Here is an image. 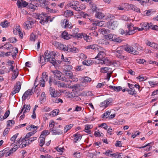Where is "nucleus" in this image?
I'll return each instance as SVG.
<instances>
[{"label":"nucleus","instance_id":"nucleus-1","mask_svg":"<svg viewBox=\"0 0 158 158\" xmlns=\"http://www.w3.org/2000/svg\"><path fill=\"white\" fill-rule=\"evenodd\" d=\"M72 69V66L71 65H65L63 68V76H65L66 77H68L69 81L71 82L73 81V73L70 70Z\"/></svg>","mask_w":158,"mask_h":158},{"label":"nucleus","instance_id":"nucleus-2","mask_svg":"<svg viewBox=\"0 0 158 158\" xmlns=\"http://www.w3.org/2000/svg\"><path fill=\"white\" fill-rule=\"evenodd\" d=\"M139 44L137 43H134L131 45H127L125 47L124 50L129 53L137 55L139 52L136 50H138Z\"/></svg>","mask_w":158,"mask_h":158},{"label":"nucleus","instance_id":"nucleus-3","mask_svg":"<svg viewBox=\"0 0 158 158\" xmlns=\"http://www.w3.org/2000/svg\"><path fill=\"white\" fill-rule=\"evenodd\" d=\"M44 56L46 59L47 62H49L53 65H55L56 64L55 59V55L50 52L46 51L44 53Z\"/></svg>","mask_w":158,"mask_h":158},{"label":"nucleus","instance_id":"nucleus-4","mask_svg":"<svg viewBox=\"0 0 158 158\" xmlns=\"http://www.w3.org/2000/svg\"><path fill=\"white\" fill-rule=\"evenodd\" d=\"M50 18V16H48L47 14L43 13L37 15V19L40 20V23L43 25L47 24Z\"/></svg>","mask_w":158,"mask_h":158},{"label":"nucleus","instance_id":"nucleus-5","mask_svg":"<svg viewBox=\"0 0 158 158\" xmlns=\"http://www.w3.org/2000/svg\"><path fill=\"white\" fill-rule=\"evenodd\" d=\"M52 73L54 74L56 78L58 80L68 82H69L68 77H66L65 76H63L62 73L58 70H54L52 71Z\"/></svg>","mask_w":158,"mask_h":158},{"label":"nucleus","instance_id":"nucleus-6","mask_svg":"<svg viewBox=\"0 0 158 158\" xmlns=\"http://www.w3.org/2000/svg\"><path fill=\"white\" fill-rule=\"evenodd\" d=\"M98 51L99 52L97 56L95 57V59L98 58L99 61H100L101 60H102V59L105 56L106 50L103 48L100 47V49H99L98 51Z\"/></svg>","mask_w":158,"mask_h":158},{"label":"nucleus","instance_id":"nucleus-7","mask_svg":"<svg viewBox=\"0 0 158 158\" xmlns=\"http://www.w3.org/2000/svg\"><path fill=\"white\" fill-rule=\"evenodd\" d=\"M35 90L33 88L31 89H28L23 94L22 97V101H24L26 99L28 98H29V97L32 95V93L35 92Z\"/></svg>","mask_w":158,"mask_h":158},{"label":"nucleus","instance_id":"nucleus-8","mask_svg":"<svg viewBox=\"0 0 158 158\" xmlns=\"http://www.w3.org/2000/svg\"><path fill=\"white\" fill-rule=\"evenodd\" d=\"M112 99L111 98H109L101 103L99 106L101 107L105 108L108 106L112 102Z\"/></svg>","mask_w":158,"mask_h":158},{"label":"nucleus","instance_id":"nucleus-9","mask_svg":"<svg viewBox=\"0 0 158 158\" xmlns=\"http://www.w3.org/2000/svg\"><path fill=\"white\" fill-rule=\"evenodd\" d=\"M50 94L52 97L56 98L60 95V93L57 90L52 87H50L49 89Z\"/></svg>","mask_w":158,"mask_h":158},{"label":"nucleus","instance_id":"nucleus-10","mask_svg":"<svg viewBox=\"0 0 158 158\" xmlns=\"http://www.w3.org/2000/svg\"><path fill=\"white\" fill-rule=\"evenodd\" d=\"M64 128L60 125H59L58 127H55V130H52L53 135H60L63 133V131Z\"/></svg>","mask_w":158,"mask_h":158},{"label":"nucleus","instance_id":"nucleus-11","mask_svg":"<svg viewBox=\"0 0 158 158\" xmlns=\"http://www.w3.org/2000/svg\"><path fill=\"white\" fill-rule=\"evenodd\" d=\"M79 4V2L76 1H72L69 3L67 6L68 7H71L72 9L76 11L77 9V5Z\"/></svg>","mask_w":158,"mask_h":158},{"label":"nucleus","instance_id":"nucleus-12","mask_svg":"<svg viewBox=\"0 0 158 158\" xmlns=\"http://www.w3.org/2000/svg\"><path fill=\"white\" fill-rule=\"evenodd\" d=\"M123 51L120 48H118L115 52L116 56L121 59H123L125 56L123 55Z\"/></svg>","mask_w":158,"mask_h":158},{"label":"nucleus","instance_id":"nucleus-13","mask_svg":"<svg viewBox=\"0 0 158 158\" xmlns=\"http://www.w3.org/2000/svg\"><path fill=\"white\" fill-rule=\"evenodd\" d=\"M30 106L29 105L24 104L22 107L20 112L17 116H19L22 113V112L24 111L23 114H25L26 113L29 112L30 109Z\"/></svg>","mask_w":158,"mask_h":158},{"label":"nucleus","instance_id":"nucleus-14","mask_svg":"<svg viewBox=\"0 0 158 158\" xmlns=\"http://www.w3.org/2000/svg\"><path fill=\"white\" fill-rule=\"evenodd\" d=\"M100 47H98L97 44H92L86 46L85 48L86 49H91L94 50L95 51H98L99 49H100Z\"/></svg>","mask_w":158,"mask_h":158},{"label":"nucleus","instance_id":"nucleus-15","mask_svg":"<svg viewBox=\"0 0 158 158\" xmlns=\"http://www.w3.org/2000/svg\"><path fill=\"white\" fill-rule=\"evenodd\" d=\"M57 48L65 52L67 51L73 52V51L71 50L70 48L69 49L67 46L63 44H61V43H60V45H59Z\"/></svg>","mask_w":158,"mask_h":158},{"label":"nucleus","instance_id":"nucleus-16","mask_svg":"<svg viewBox=\"0 0 158 158\" xmlns=\"http://www.w3.org/2000/svg\"><path fill=\"white\" fill-rule=\"evenodd\" d=\"M33 23V21L28 20L24 23L23 26L26 29H30L32 27Z\"/></svg>","mask_w":158,"mask_h":158},{"label":"nucleus","instance_id":"nucleus-17","mask_svg":"<svg viewBox=\"0 0 158 158\" xmlns=\"http://www.w3.org/2000/svg\"><path fill=\"white\" fill-rule=\"evenodd\" d=\"M28 2H27L26 1H23L22 2V6L25 7L27 6L28 3H31V2H39L41 3L42 1V0H26Z\"/></svg>","mask_w":158,"mask_h":158},{"label":"nucleus","instance_id":"nucleus-18","mask_svg":"<svg viewBox=\"0 0 158 158\" xmlns=\"http://www.w3.org/2000/svg\"><path fill=\"white\" fill-rule=\"evenodd\" d=\"M98 63V64H104L106 65H110L111 63V61L107 58H105L104 60H101L100 61H99Z\"/></svg>","mask_w":158,"mask_h":158},{"label":"nucleus","instance_id":"nucleus-19","mask_svg":"<svg viewBox=\"0 0 158 158\" xmlns=\"http://www.w3.org/2000/svg\"><path fill=\"white\" fill-rule=\"evenodd\" d=\"M12 50L10 52H12L10 53V55H11L13 58H15L16 57V56L17 53L18 52V49L17 48H13L11 49Z\"/></svg>","mask_w":158,"mask_h":158},{"label":"nucleus","instance_id":"nucleus-20","mask_svg":"<svg viewBox=\"0 0 158 158\" xmlns=\"http://www.w3.org/2000/svg\"><path fill=\"white\" fill-rule=\"evenodd\" d=\"M129 6L130 8L136 12H139V13H141L140 9L137 7L135 5L132 4H129Z\"/></svg>","mask_w":158,"mask_h":158},{"label":"nucleus","instance_id":"nucleus-21","mask_svg":"<svg viewBox=\"0 0 158 158\" xmlns=\"http://www.w3.org/2000/svg\"><path fill=\"white\" fill-rule=\"evenodd\" d=\"M73 137H74L73 139V141L74 143L77 142L78 141L80 140L82 138L81 135L77 133L74 134Z\"/></svg>","mask_w":158,"mask_h":158},{"label":"nucleus","instance_id":"nucleus-22","mask_svg":"<svg viewBox=\"0 0 158 158\" xmlns=\"http://www.w3.org/2000/svg\"><path fill=\"white\" fill-rule=\"evenodd\" d=\"M29 144V141H27V140H23V139L22 143L20 145H18L17 146L19 147V148H23L26 147Z\"/></svg>","mask_w":158,"mask_h":158},{"label":"nucleus","instance_id":"nucleus-23","mask_svg":"<svg viewBox=\"0 0 158 158\" xmlns=\"http://www.w3.org/2000/svg\"><path fill=\"white\" fill-rule=\"evenodd\" d=\"M118 24L116 21H114L113 22H110L109 23L108 26L110 27V28L113 29H115L117 27Z\"/></svg>","mask_w":158,"mask_h":158},{"label":"nucleus","instance_id":"nucleus-24","mask_svg":"<svg viewBox=\"0 0 158 158\" xmlns=\"http://www.w3.org/2000/svg\"><path fill=\"white\" fill-rule=\"evenodd\" d=\"M116 35L113 34H111L108 35H105V38L106 39H108L114 41V40Z\"/></svg>","mask_w":158,"mask_h":158},{"label":"nucleus","instance_id":"nucleus-25","mask_svg":"<svg viewBox=\"0 0 158 158\" xmlns=\"http://www.w3.org/2000/svg\"><path fill=\"white\" fill-rule=\"evenodd\" d=\"M95 17L99 19H102L105 17L104 14L100 11H96L95 15Z\"/></svg>","mask_w":158,"mask_h":158},{"label":"nucleus","instance_id":"nucleus-26","mask_svg":"<svg viewBox=\"0 0 158 158\" xmlns=\"http://www.w3.org/2000/svg\"><path fill=\"white\" fill-rule=\"evenodd\" d=\"M3 154V156L5 157H7L9 156L11 154H12L11 152H10V150H9V149L8 148H6L4 149L2 151Z\"/></svg>","mask_w":158,"mask_h":158},{"label":"nucleus","instance_id":"nucleus-27","mask_svg":"<svg viewBox=\"0 0 158 158\" xmlns=\"http://www.w3.org/2000/svg\"><path fill=\"white\" fill-rule=\"evenodd\" d=\"M73 15V12L72 11L67 10L64 13V15L66 17H69Z\"/></svg>","mask_w":158,"mask_h":158},{"label":"nucleus","instance_id":"nucleus-28","mask_svg":"<svg viewBox=\"0 0 158 158\" xmlns=\"http://www.w3.org/2000/svg\"><path fill=\"white\" fill-rule=\"evenodd\" d=\"M55 123L53 120H51L49 123V128L50 131L52 132V130H55Z\"/></svg>","mask_w":158,"mask_h":158},{"label":"nucleus","instance_id":"nucleus-29","mask_svg":"<svg viewBox=\"0 0 158 158\" xmlns=\"http://www.w3.org/2000/svg\"><path fill=\"white\" fill-rule=\"evenodd\" d=\"M45 138V137H43L41 136H40L39 139V145L40 146L42 147L44 144Z\"/></svg>","mask_w":158,"mask_h":158},{"label":"nucleus","instance_id":"nucleus-30","mask_svg":"<svg viewBox=\"0 0 158 158\" xmlns=\"http://www.w3.org/2000/svg\"><path fill=\"white\" fill-rule=\"evenodd\" d=\"M89 4L92 10L95 11L96 12V11H98V7H97L96 4H94L93 2L92 1L91 3H89Z\"/></svg>","mask_w":158,"mask_h":158},{"label":"nucleus","instance_id":"nucleus-31","mask_svg":"<svg viewBox=\"0 0 158 158\" xmlns=\"http://www.w3.org/2000/svg\"><path fill=\"white\" fill-rule=\"evenodd\" d=\"M61 61L66 62L68 64H69L70 63L69 58L66 57H64L63 54L61 55Z\"/></svg>","mask_w":158,"mask_h":158},{"label":"nucleus","instance_id":"nucleus-32","mask_svg":"<svg viewBox=\"0 0 158 158\" xmlns=\"http://www.w3.org/2000/svg\"><path fill=\"white\" fill-rule=\"evenodd\" d=\"M71 36H72L69 35L68 32L65 31L62 34V38L64 39L68 40L70 38Z\"/></svg>","mask_w":158,"mask_h":158},{"label":"nucleus","instance_id":"nucleus-33","mask_svg":"<svg viewBox=\"0 0 158 158\" xmlns=\"http://www.w3.org/2000/svg\"><path fill=\"white\" fill-rule=\"evenodd\" d=\"M82 63L84 65L88 66L92 65L93 62L91 60H85L82 62Z\"/></svg>","mask_w":158,"mask_h":158},{"label":"nucleus","instance_id":"nucleus-34","mask_svg":"<svg viewBox=\"0 0 158 158\" xmlns=\"http://www.w3.org/2000/svg\"><path fill=\"white\" fill-rule=\"evenodd\" d=\"M10 24V23L8 22L7 20H5L1 23L0 25L3 28H6Z\"/></svg>","mask_w":158,"mask_h":158},{"label":"nucleus","instance_id":"nucleus-35","mask_svg":"<svg viewBox=\"0 0 158 158\" xmlns=\"http://www.w3.org/2000/svg\"><path fill=\"white\" fill-rule=\"evenodd\" d=\"M110 88L115 91L118 92L121 90V89H122L121 87L120 86H112L110 85L109 86Z\"/></svg>","mask_w":158,"mask_h":158},{"label":"nucleus","instance_id":"nucleus-36","mask_svg":"<svg viewBox=\"0 0 158 158\" xmlns=\"http://www.w3.org/2000/svg\"><path fill=\"white\" fill-rule=\"evenodd\" d=\"M21 84L19 81L17 82L16 84V85L14 86V89H16V90L18 92H19L21 88Z\"/></svg>","mask_w":158,"mask_h":158},{"label":"nucleus","instance_id":"nucleus-37","mask_svg":"<svg viewBox=\"0 0 158 158\" xmlns=\"http://www.w3.org/2000/svg\"><path fill=\"white\" fill-rule=\"evenodd\" d=\"M66 95L69 98H74L76 96V94L73 92H66Z\"/></svg>","mask_w":158,"mask_h":158},{"label":"nucleus","instance_id":"nucleus-38","mask_svg":"<svg viewBox=\"0 0 158 158\" xmlns=\"http://www.w3.org/2000/svg\"><path fill=\"white\" fill-rule=\"evenodd\" d=\"M40 63L42 65H44L47 62L46 59L45 58L44 56H40Z\"/></svg>","mask_w":158,"mask_h":158},{"label":"nucleus","instance_id":"nucleus-39","mask_svg":"<svg viewBox=\"0 0 158 158\" xmlns=\"http://www.w3.org/2000/svg\"><path fill=\"white\" fill-rule=\"evenodd\" d=\"M73 126V124H71L67 125L64 128V133L67 132Z\"/></svg>","mask_w":158,"mask_h":158},{"label":"nucleus","instance_id":"nucleus-40","mask_svg":"<svg viewBox=\"0 0 158 158\" xmlns=\"http://www.w3.org/2000/svg\"><path fill=\"white\" fill-rule=\"evenodd\" d=\"M98 43L100 44H105L106 45L108 44H109V42L106 40L100 39L98 40Z\"/></svg>","mask_w":158,"mask_h":158},{"label":"nucleus","instance_id":"nucleus-41","mask_svg":"<svg viewBox=\"0 0 158 158\" xmlns=\"http://www.w3.org/2000/svg\"><path fill=\"white\" fill-rule=\"evenodd\" d=\"M13 47L12 45L9 43L6 44L2 47V48H3L7 50L11 49Z\"/></svg>","mask_w":158,"mask_h":158},{"label":"nucleus","instance_id":"nucleus-42","mask_svg":"<svg viewBox=\"0 0 158 158\" xmlns=\"http://www.w3.org/2000/svg\"><path fill=\"white\" fill-rule=\"evenodd\" d=\"M37 36L36 35V33L32 32L31 35L30 37V40L32 41H35V40L37 38Z\"/></svg>","mask_w":158,"mask_h":158},{"label":"nucleus","instance_id":"nucleus-43","mask_svg":"<svg viewBox=\"0 0 158 158\" xmlns=\"http://www.w3.org/2000/svg\"><path fill=\"white\" fill-rule=\"evenodd\" d=\"M41 78L44 80V81H47L48 78V73L47 72L43 73L42 74Z\"/></svg>","mask_w":158,"mask_h":158},{"label":"nucleus","instance_id":"nucleus-44","mask_svg":"<svg viewBox=\"0 0 158 158\" xmlns=\"http://www.w3.org/2000/svg\"><path fill=\"white\" fill-rule=\"evenodd\" d=\"M84 40H85L87 42H89L91 41L92 37L89 36L85 34L84 36H83Z\"/></svg>","mask_w":158,"mask_h":158},{"label":"nucleus","instance_id":"nucleus-45","mask_svg":"<svg viewBox=\"0 0 158 158\" xmlns=\"http://www.w3.org/2000/svg\"><path fill=\"white\" fill-rule=\"evenodd\" d=\"M72 27V25L71 24V23H70L68 20L66 19V22L65 23L64 28H71Z\"/></svg>","mask_w":158,"mask_h":158},{"label":"nucleus","instance_id":"nucleus-46","mask_svg":"<svg viewBox=\"0 0 158 158\" xmlns=\"http://www.w3.org/2000/svg\"><path fill=\"white\" fill-rule=\"evenodd\" d=\"M85 34L83 33H78L76 34V35H74L73 36L74 38H76L77 39H81L83 38V36H84Z\"/></svg>","mask_w":158,"mask_h":158},{"label":"nucleus","instance_id":"nucleus-47","mask_svg":"<svg viewBox=\"0 0 158 158\" xmlns=\"http://www.w3.org/2000/svg\"><path fill=\"white\" fill-rule=\"evenodd\" d=\"M86 8V6L85 4H81L79 7L77 6V11H80L81 10L85 9Z\"/></svg>","mask_w":158,"mask_h":158},{"label":"nucleus","instance_id":"nucleus-48","mask_svg":"<svg viewBox=\"0 0 158 158\" xmlns=\"http://www.w3.org/2000/svg\"><path fill=\"white\" fill-rule=\"evenodd\" d=\"M8 40L10 43H15L17 41V40L15 38L13 37H11L8 39Z\"/></svg>","mask_w":158,"mask_h":158},{"label":"nucleus","instance_id":"nucleus-49","mask_svg":"<svg viewBox=\"0 0 158 158\" xmlns=\"http://www.w3.org/2000/svg\"><path fill=\"white\" fill-rule=\"evenodd\" d=\"M135 31L134 29L133 30H129L128 31H126V35H132L134 34L135 32Z\"/></svg>","mask_w":158,"mask_h":158},{"label":"nucleus","instance_id":"nucleus-50","mask_svg":"<svg viewBox=\"0 0 158 158\" xmlns=\"http://www.w3.org/2000/svg\"><path fill=\"white\" fill-rule=\"evenodd\" d=\"M46 81H44V80L41 78L39 81V84L40 85V86H42V87H44L45 86Z\"/></svg>","mask_w":158,"mask_h":158},{"label":"nucleus","instance_id":"nucleus-51","mask_svg":"<svg viewBox=\"0 0 158 158\" xmlns=\"http://www.w3.org/2000/svg\"><path fill=\"white\" fill-rule=\"evenodd\" d=\"M49 132L48 130H45L42 131V133L40 136L43 137H45V138L46 136L48 135L49 134Z\"/></svg>","mask_w":158,"mask_h":158},{"label":"nucleus","instance_id":"nucleus-52","mask_svg":"<svg viewBox=\"0 0 158 158\" xmlns=\"http://www.w3.org/2000/svg\"><path fill=\"white\" fill-rule=\"evenodd\" d=\"M99 127H101L105 130H107L109 126H108L106 123H103L100 125H99Z\"/></svg>","mask_w":158,"mask_h":158},{"label":"nucleus","instance_id":"nucleus-53","mask_svg":"<svg viewBox=\"0 0 158 158\" xmlns=\"http://www.w3.org/2000/svg\"><path fill=\"white\" fill-rule=\"evenodd\" d=\"M150 0H140L139 1H138L139 2V3L142 6H144L146 3H148L149 2Z\"/></svg>","mask_w":158,"mask_h":158},{"label":"nucleus","instance_id":"nucleus-54","mask_svg":"<svg viewBox=\"0 0 158 158\" xmlns=\"http://www.w3.org/2000/svg\"><path fill=\"white\" fill-rule=\"evenodd\" d=\"M79 29L78 28H75L73 29V33L71 36L73 37L74 35H76V34L78 33L79 31Z\"/></svg>","mask_w":158,"mask_h":158},{"label":"nucleus","instance_id":"nucleus-55","mask_svg":"<svg viewBox=\"0 0 158 158\" xmlns=\"http://www.w3.org/2000/svg\"><path fill=\"white\" fill-rule=\"evenodd\" d=\"M13 71V77H14V79H15L17 77L19 74V70L18 69H16L14 70Z\"/></svg>","mask_w":158,"mask_h":158},{"label":"nucleus","instance_id":"nucleus-56","mask_svg":"<svg viewBox=\"0 0 158 158\" xmlns=\"http://www.w3.org/2000/svg\"><path fill=\"white\" fill-rule=\"evenodd\" d=\"M109 30L105 28H102L100 30V32L102 34H105L109 32Z\"/></svg>","mask_w":158,"mask_h":158},{"label":"nucleus","instance_id":"nucleus-57","mask_svg":"<svg viewBox=\"0 0 158 158\" xmlns=\"http://www.w3.org/2000/svg\"><path fill=\"white\" fill-rule=\"evenodd\" d=\"M110 114V112L109 110L107 111L106 112L104 113L103 114L102 118H104L106 117V118H107L108 117Z\"/></svg>","mask_w":158,"mask_h":158},{"label":"nucleus","instance_id":"nucleus-58","mask_svg":"<svg viewBox=\"0 0 158 158\" xmlns=\"http://www.w3.org/2000/svg\"><path fill=\"white\" fill-rule=\"evenodd\" d=\"M83 81L84 82H89L91 81V79L88 77H85L83 78Z\"/></svg>","mask_w":158,"mask_h":158},{"label":"nucleus","instance_id":"nucleus-59","mask_svg":"<svg viewBox=\"0 0 158 158\" xmlns=\"http://www.w3.org/2000/svg\"><path fill=\"white\" fill-rule=\"evenodd\" d=\"M109 69V68L107 67H102L101 68V71L102 73H106L108 72Z\"/></svg>","mask_w":158,"mask_h":158},{"label":"nucleus","instance_id":"nucleus-60","mask_svg":"<svg viewBox=\"0 0 158 158\" xmlns=\"http://www.w3.org/2000/svg\"><path fill=\"white\" fill-rule=\"evenodd\" d=\"M145 15L146 16H148L151 15V14L153 12L152 11V10L150 9L148 10H146L145 11Z\"/></svg>","mask_w":158,"mask_h":158},{"label":"nucleus","instance_id":"nucleus-61","mask_svg":"<svg viewBox=\"0 0 158 158\" xmlns=\"http://www.w3.org/2000/svg\"><path fill=\"white\" fill-rule=\"evenodd\" d=\"M59 113V110L58 109H55L52 112V114L53 116H55L58 115Z\"/></svg>","mask_w":158,"mask_h":158},{"label":"nucleus","instance_id":"nucleus-62","mask_svg":"<svg viewBox=\"0 0 158 158\" xmlns=\"http://www.w3.org/2000/svg\"><path fill=\"white\" fill-rule=\"evenodd\" d=\"M18 135H19L18 133H16L15 135H14L13 136H12L10 140L11 141H13L14 142V143L16 141H15V140L17 138V137Z\"/></svg>","mask_w":158,"mask_h":158},{"label":"nucleus","instance_id":"nucleus-63","mask_svg":"<svg viewBox=\"0 0 158 158\" xmlns=\"http://www.w3.org/2000/svg\"><path fill=\"white\" fill-rule=\"evenodd\" d=\"M121 18L123 20L126 21H130L131 20V19L129 18L126 15H123L122 16Z\"/></svg>","mask_w":158,"mask_h":158},{"label":"nucleus","instance_id":"nucleus-64","mask_svg":"<svg viewBox=\"0 0 158 158\" xmlns=\"http://www.w3.org/2000/svg\"><path fill=\"white\" fill-rule=\"evenodd\" d=\"M97 23H94L92 24L91 25L90 28H89L91 30H94L96 28V27L97 26H98V25H97Z\"/></svg>","mask_w":158,"mask_h":158}]
</instances>
